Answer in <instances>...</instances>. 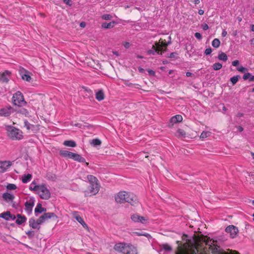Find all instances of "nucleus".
Returning a JSON list of instances; mask_svg holds the SVG:
<instances>
[{
    "instance_id": "nucleus-42",
    "label": "nucleus",
    "mask_w": 254,
    "mask_h": 254,
    "mask_svg": "<svg viewBox=\"0 0 254 254\" xmlns=\"http://www.w3.org/2000/svg\"><path fill=\"white\" fill-rule=\"evenodd\" d=\"M237 69L241 72L245 73L248 71V69L246 67H243V66H240L237 67Z\"/></svg>"
},
{
    "instance_id": "nucleus-16",
    "label": "nucleus",
    "mask_w": 254,
    "mask_h": 254,
    "mask_svg": "<svg viewBox=\"0 0 254 254\" xmlns=\"http://www.w3.org/2000/svg\"><path fill=\"white\" fill-rule=\"evenodd\" d=\"M131 235L132 236H145L148 240H149L151 237L150 234L148 233H145L144 232L140 231H133L131 232Z\"/></svg>"
},
{
    "instance_id": "nucleus-28",
    "label": "nucleus",
    "mask_w": 254,
    "mask_h": 254,
    "mask_svg": "<svg viewBox=\"0 0 254 254\" xmlns=\"http://www.w3.org/2000/svg\"><path fill=\"white\" fill-rule=\"evenodd\" d=\"M176 136L178 137H185L186 132L182 129H178L176 133Z\"/></svg>"
},
{
    "instance_id": "nucleus-2",
    "label": "nucleus",
    "mask_w": 254,
    "mask_h": 254,
    "mask_svg": "<svg viewBox=\"0 0 254 254\" xmlns=\"http://www.w3.org/2000/svg\"><path fill=\"white\" fill-rule=\"evenodd\" d=\"M115 200L118 203H123L127 202L132 205H134L138 203L136 195L125 191H122L118 193L115 195Z\"/></svg>"
},
{
    "instance_id": "nucleus-63",
    "label": "nucleus",
    "mask_w": 254,
    "mask_h": 254,
    "mask_svg": "<svg viewBox=\"0 0 254 254\" xmlns=\"http://www.w3.org/2000/svg\"><path fill=\"white\" fill-rule=\"evenodd\" d=\"M80 26L81 27H84L85 26V23L84 22H81L80 24Z\"/></svg>"
},
{
    "instance_id": "nucleus-13",
    "label": "nucleus",
    "mask_w": 254,
    "mask_h": 254,
    "mask_svg": "<svg viewBox=\"0 0 254 254\" xmlns=\"http://www.w3.org/2000/svg\"><path fill=\"white\" fill-rule=\"evenodd\" d=\"M2 198L7 202H12L15 198V196L9 192H5L2 194Z\"/></svg>"
},
{
    "instance_id": "nucleus-27",
    "label": "nucleus",
    "mask_w": 254,
    "mask_h": 254,
    "mask_svg": "<svg viewBox=\"0 0 254 254\" xmlns=\"http://www.w3.org/2000/svg\"><path fill=\"white\" fill-rule=\"evenodd\" d=\"M26 217L25 216H22L20 214L17 215V218L16 220V223L20 225L26 221Z\"/></svg>"
},
{
    "instance_id": "nucleus-24",
    "label": "nucleus",
    "mask_w": 254,
    "mask_h": 254,
    "mask_svg": "<svg viewBox=\"0 0 254 254\" xmlns=\"http://www.w3.org/2000/svg\"><path fill=\"white\" fill-rule=\"evenodd\" d=\"M29 223L30 226L32 228L37 229H40V227L39 226L36 220H35L34 219H30L29 221Z\"/></svg>"
},
{
    "instance_id": "nucleus-58",
    "label": "nucleus",
    "mask_w": 254,
    "mask_h": 254,
    "mask_svg": "<svg viewBox=\"0 0 254 254\" xmlns=\"http://www.w3.org/2000/svg\"><path fill=\"white\" fill-rule=\"evenodd\" d=\"M148 71V73H149V74L150 75H152V76L155 75V72L153 70H149Z\"/></svg>"
},
{
    "instance_id": "nucleus-32",
    "label": "nucleus",
    "mask_w": 254,
    "mask_h": 254,
    "mask_svg": "<svg viewBox=\"0 0 254 254\" xmlns=\"http://www.w3.org/2000/svg\"><path fill=\"white\" fill-rule=\"evenodd\" d=\"M211 132L208 131H203L200 135V138L202 139H205L209 137L211 135Z\"/></svg>"
},
{
    "instance_id": "nucleus-35",
    "label": "nucleus",
    "mask_w": 254,
    "mask_h": 254,
    "mask_svg": "<svg viewBox=\"0 0 254 254\" xmlns=\"http://www.w3.org/2000/svg\"><path fill=\"white\" fill-rule=\"evenodd\" d=\"M73 218L79 223L81 222L83 219L79 216L77 212H74L73 213Z\"/></svg>"
},
{
    "instance_id": "nucleus-23",
    "label": "nucleus",
    "mask_w": 254,
    "mask_h": 254,
    "mask_svg": "<svg viewBox=\"0 0 254 254\" xmlns=\"http://www.w3.org/2000/svg\"><path fill=\"white\" fill-rule=\"evenodd\" d=\"M45 221L48 219H51V218H57V216L54 213H45L42 215Z\"/></svg>"
},
{
    "instance_id": "nucleus-14",
    "label": "nucleus",
    "mask_w": 254,
    "mask_h": 254,
    "mask_svg": "<svg viewBox=\"0 0 254 254\" xmlns=\"http://www.w3.org/2000/svg\"><path fill=\"white\" fill-rule=\"evenodd\" d=\"M34 205V198H30L25 203V210L28 212H31Z\"/></svg>"
},
{
    "instance_id": "nucleus-4",
    "label": "nucleus",
    "mask_w": 254,
    "mask_h": 254,
    "mask_svg": "<svg viewBox=\"0 0 254 254\" xmlns=\"http://www.w3.org/2000/svg\"><path fill=\"white\" fill-rule=\"evenodd\" d=\"M168 40L167 43L166 39L161 38L158 42H156L155 45L152 46V49L148 51V54L154 55L156 53H159V51H164L169 43H171V37H167Z\"/></svg>"
},
{
    "instance_id": "nucleus-56",
    "label": "nucleus",
    "mask_w": 254,
    "mask_h": 254,
    "mask_svg": "<svg viewBox=\"0 0 254 254\" xmlns=\"http://www.w3.org/2000/svg\"><path fill=\"white\" fill-rule=\"evenodd\" d=\"M26 234L28 236H32L33 235V231H29L26 232Z\"/></svg>"
},
{
    "instance_id": "nucleus-36",
    "label": "nucleus",
    "mask_w": 254,
    "mask_h": 254,
    "mask_svg": "<svg viewBox=\"0 0 254 254\" xmlns=\"http://www.w3.org/2000/svg\"><path fill=\"white\" fill-rule=\"evenodd\" d=\"M6 188L8 190H15L17 188V186L13 184H7Z\"/></svg>"
},
{
    "instance_id": "nucleus-54",
    "label": "nucleus",
    "mask_w": 254,
    "mask_h": 254,
    "mask_svg": "<svg viewBox=\"0 0 254 254\" xmlns=\"http://www.w3.org/2000/svg\"><path fill=\"white\" fill-rule=\"evenodd\" d=\"M79 223H80L83 226V227H84V228L87 227L86 224L84 222L83 220H82V221H81V222H80Z\"/></svg>"
},
{
    "instance_id": "nucleus-39",
    "label": "nucleus",
    "mask_w": 254,
    "mask_h": 254,
    "mask_svg": "<svg viewBox=\"0 0 254 254\" xmlns=\"http://www.w3.org/2000/svg\"><path fill=\"white\" fill-rule=\"evenodd\" d=\"M240 76L239 75L234 76L230 78V81H231L233 85L235 84L238 81Z\"/></svg>"
},
{
    "instance_id": "nucleus-19",
    "label": "nucleus",
    "mask_w": 254,
    "mask_h": 254,
    "mask_svg": "<svg viewBox=\"0 0 254 254\" xmlns=\"http://www.w3.org/2000/svg\"><path fill=\"white\" fill-rule=\"evenodd\" d=\"M32 178L31 174H24L21 176V181L23 183L26 184L29 182Z\"/></svg>"
},
{
    "instance_id": "nucleus-45",
    "label": "nucleus",
    "mask_w": 254,
    "mask_h": 254,
    "mask_svg": "<svg viewBox=\"0 0 254 254\" xmlns=\"http://www.w3.org/2000/svg\"><path fill=\"white\" fill-rule=\"evenodd\" d=\"M163 249L166 251H170L172 250L171 247L167 244H164L163 245Z\"/></svg>"
},
{
    "instance_id": "nucleus-22",
    "label": "nucleus",
    "mask_w": 254,
    "mask_h": 254,
    "mask_svg": "<svg viewBox=\"0 0 254 254\" xmlns=\"http://www.w3.org/2000/svg\"><path fill=\"white\" fill-rule=\"evenodd\" d=\"M115 24L116 22L114 21H112V22H110L109 23H102L101 26L102 28L105 29L112 28L114 27Z\"/></svg>"
},
{
    "instance_id": "nucleus-46",
    "label": "nucleus",
    "mask_w": 254,
    "mask_h": 254,
    "mask_svg": "<svg viewBox=\"0 0 254 254\" xmlns=\"http://www.w3.org/2000/svg\"><path fill=\"white\" fill-rule=\"evenodd\" d=\"M250 76H251V74H250V73H248H248H245V74L243 75V79H244V80H247V79H249V78L250 79Z\"/></svg>"
},
{
    "instance_id": "nucleus-62",
    "label": "nucleus",
    "mask_w": 254,
    "mask_h": 254,
    "mask_svg": "<svg viewBox=\"0 0 254 254\" xmlns=\"http://www.w3.org/2000/svg\"><path fill=\"white\" fill-rule=\"evenodd\" d=\"M192 75V73L190 72H186V76L187 77H190V76H191Z\"/></svg>"
},
{
    "instance_id": "nucleus-43",
    "label": "nucleus",
    "mask_w": 254,
    "mask_h": 254,
    "mask_svg": "<svg viewBox=\"0 0 254 254\" xmlns=\"http://www.w3.org/2000/svg\"><path fill=\"white\" fill-rule=\"evenodd\" d=\"M36 221L37 222V223H38V224L40 226V225H41V224L43 223L45 221L42 215Z\"/></svg>"
},
{
    "instance_id": "nucleus-3",
    "label": "nucleus",
    "mask_w": 254,
    "mask_h": 254,
    "mask_svg": "<svg viewBox=\"0 0 254 254\" xmlns=\"http://www.w3.org/2000/svg\"><path fill=\"white\" fill-rule=\"evenodd\" d=\"M114 249L123 254H138L136 247L130 243H119L114 246Z\"/></svg>"
},
{
    "instance_id": "nucleus-50",
    "label": "nucleus",
    "mask_w": 254,
    "mask_h": 254,
    "mask_svg": "<svg viewBox=\"0 0 254 254\" xmlns=\"http://www.w3.org/2000/svg\"><path fill=\"white\" fill-rule=\"evenodd\" d=\"M212 52V50L211 48H207L205 51V54L206 55H210Z\"/></svg>"
},
{
    "instance_id": "nucleus-20",
    "label": "nucleus",
    "mask_w": 254,
    "mask_h": 254,
    "mask_svg": "<svg viewBox=\"0 0 254 254\" xmlns=\"http://www.w3.org/2000/svg\"><path fill=\"white\" fill-rule=\"evenodd\" d=\"M183 120V117L181 115H177L173 117L171 120V123L173 124H176L177 123L181 122Z\"/></svg>"
},
{
    "instance_id": "nucleus-59",
    "label": "nucleus",
    "mask_w": 254,
    "mask_h": 254,
    "mask_svg": "<svg viewBox=\"0 0 254 254\" xmlns=\"http://www.w3.org/2000/svg\"><path fill=\"white\" fill-rule=\"evenodd\" d=\"M64 2L66 4H68L69 5H71V0H64Z\"/></svg>"
},
{
    "instance_id": "nucleus-40",
    "label": "nucleus",
    "mask_w": 254,
    "mask_h": 254,
    "mask_svg": "<svg viewBox=\"0 0 254 254\" xmlns=\"http://www.w3.org/2000/svg\"><path fill=\"white\" fill-rule=\"evenodd\" d=\"M9 215V212L7 211L6 212L2 213L0 214V217L6 220H7V218L8 217V215Z\"/></svg>"
},
{
    "instance_id": "nucleus-57",
    "label": "nucleus",
    "mask_w": 254,
    "mask_h": 254,
    "mask_svg": "<svg viewBox=\"0 0 254 254\" xmlns=\"http://www.w3.org/2000/svg\"><path fill=\"white\" fill-rule=\"evenodd\" d=\"M227 34V32L225 30H223L222 32V36L224 37H225Z\"/></svg>"
},
{
    "instance_id": "nucleus-6",
    "label": "nucleus",
    "mask_w": 254,
    "mask_h": 254,
    "mask_svg": "<svg viewBox=\"0 0 254 254\" xmlns=\"http://www.w3.org/2000/svg\"><path fill=\"white\" fill-rule=\"evenodd\" d=\"M6 131L8 136L12 140H20L23 137L22 131L13 126H7Z\"/></svg>"
},
{
    "instance_id": "nucleus-33",
    "label": "nucleus",
    "mask_w": 254,
    "mask_h": 254,
    "mask_svg": "<svg viewBox=\"0 0 254 254\" xmlns=\"http://www.w3.org/2000/svg\"><path fill=\"white\" fill-rule=\"evenodd\" d=\"M218 58L219 60L224 62L226 61L228 59V57L226 54L223 52H221L218 55Z\"/></svg>"
},
{
    "instance_id": "nucleus-12",
    "label": "nucleus",
    "mask_w": 254,
    "mask_h": 254,
    "mask_svg": "<svg viewBox=\"0 0 254 254\" xmlns=\"http://www.w3.org/2000/svg\"><path fill=\"white\" fill-rule=\"evenodd\" d=\"M12 109L11 107H6L0 109V116L8 117L12 112Z\"/></svg>"
},
{
    "instance_id": "nucleus-61",
    "label": "nucleus",
    "mask_w": 254,
    "mask_h": 254,
    "mask_svg": "<svg viewBox=\"0 0 254 254\" xmlns=\"http://www.w3.org/2000/svg\"><path fill=\"white\" fill-rule=\"evenodd\" d=\"M198 13L199 15H202L204 13V11L202 9H199Z\"/></svg>"
},
{
    "instance_id": "nucleus-18",
    "label": "nucleus",
    "mask_w": 254,
    "mask_h": 254,
    "mask_svg": "<svg viewBox=\"0 0 254 254\" xmlns=\"http://www.w3.org/2000/svg\"><path fill=\"white\" fill-rule=\"evenodd\" d=\"M21 75L22 79L27 82H30L31 81V77L30 75V72L27 70H25L24 73L21 72Z\"/></svg>"
},
{
    "instance_id": "nucleus-37",
    "label": "nucleus",
    "mask_w": 254,
    "mask_h": 254,
    "mask_svg": "<svg viewBox=\"0 0 254 254\" xmlns=\"http://www.w3.org/2000/svg\"><path fill=\"white\" fill-rule=\"evenodd\" d=\"M212 67H213V68L214 70H218L222 68V65L221 64H220L219 63H216L213 64Z\"/></svg>"
},
{
    "instance_id": "nucleus-5",
    "label": "nucleus",
    "mask_w": 254,
    "mask_h": 254,
    "mask_svg": "<svg viewBox=\"0 0 254 254\" xmlns=\"http://www.w3.org/2000/svg\"><path fill=\"white\" fill-rule=\"evenodd\" d=\"M87 179L90 184L89 189L91 195L96 194L99 192L100 188L98 180L92 175H88Z\"/></svg>"
},
{
    "instance_id": "nucleus-9",
    "label": "nucleus",
    "mask_w": 254,
    "mask_h": 254,
    "mask_svg": "<svg viewBox=\"0 0 254 254\" xmlns=\"http://www.w3.org/2000/svg\"><path fill=\"white\" fill-rule=\"evenodd\" d=\"M130 219L133 222L136 223L146 225L149 223V219L147 216H141L137 213L131 214Z\"/></svg>"
},
{
    "instance_id": "nucleus-29",
    "label": "nucleus",
    "mask_w": 254,
    "mask_h": 254,
    "mask_svg": "<svg viewBox=\"0 0 254 254\" xmlns=\"http://www.w3.org/2000/svg\"><path fill=\"white\" fill-rule=\"evenodd\" d=\"M64 144L66 146L74 147L76 146V143L72 140H65L64 142Z\"/></svg>"
},
{
    "instance_id": "nucleus-7",
    "label": "nucleus",
    "mask_w": 254,
    "mask_h": 254,
    "mask_svg": "<svg viewBox=\"0 0 254 254\" xmlns=\"http://www.w3.org/2000/svg\"><path fill=\"white\" fill-rule=\"evenodd\" d=\"M12 103L14 105L19 107L24 106L26 104L23 95L20 91H17L13 94Z\"/></svg>"
},
{
    "instance_id": "nucleus-10",
    "label": "nucleus",
    "mask_w": 254,
    "mask_h": 254,
    "mask_svg": "<svg viewBox=\"0 0 254 254\" xmlns=\"http://www.w3.org/2000/svg\"><path fill=\"white\" fill-rule=\"evenodd\" d=\"M225 231L230 235V237L231 238H235L237 236L239 230L234 225H230L226 227Z\"/></svg>"
},
{
    "instance_id": "nucleus-30",
    "label": "nucleus",
    "mask_w": 254,
    "mask_h": 254,
    "mask_svg": "<svg viewBox=\"0 0 254 254\" xmlns=\"http://www.w3.org/2000/svg\"><path fill=\"white\" fill-rule=\"evenodd\" d=\"M24 125L27 130H33L34 128V125L30 124L26 120L24 121Z\"/></svg>"
},
{
    "instance_id": "nucleus-52",
    "label": "nucleus",
    "mask_w": 254,
    "mask_h": 254,
    "mask_svg": "<svg viewBox=\"0 0 254 254\" xmlns=\"http://www.w3.org/2000/svg\"><path fill=\"white\" fill-rule=\"evenodd\" d=\"M239 64V61L238 60H235L232 62V64L234 66H237Z\"/></svg>"
},
{
    "instance_id": "nucleus-31",
    "label": "nucleus",
    "mask_w": 254,
    "mask_h": 254,
    "mask_svg": "<svg viewBox=\"0 0 254 254\" xmlns=\"http://www.w3.org/2000/svg\"><path fill=\"white\" fill-rule=\"evenodd\" d=\"M46 211V209L42 207V205L40 203L38 204L35 209V212L42 213Z\"/></svg>"
},
{
    "instance_id": "nucleus-17",
    "label": "nucleus",
    "mask_w": 254,
    "mask_h": 254,
    "mask_svg": "<svg viewBox=\"0 0 254 254\" xmlns=\"http://www.w3.org/2000/svg\"><path fill=\"white\" fill-rule=\"evenodd\" d=\"M71 159L79 162H85V159L79 154L73 153Z\"/></svg>"
},
{
    "instance_id": "nucleus-53",
    "label": "nucleus",
    "mask_w": 254,
    "mask_h": 254,
    "mask_svg": "<svg viewBox=\"0 0 254 254\" xmlns=\"http://www.w3.org/2000/svg\"><path fill=\"white\" fill-rule=\"evenodd\" d=\"M79 223H80L83 226V227H84V228L87 227L86 224L84 222L83 220H82V221H81V222H80Z\"/></svg>"
},
{
    "instance_id": "nucleus-11",
    "label": "nucleus",
    "mask_w": 254,
    "mask_h": 254,
    "mask_svg": "<svg viewBox=\"0 0 254 254\" xmlns=\"http://www.w3.org/2000/svg\"><path fill=\"white\" fill-rule=\"evenodd\" d=\"M11 162L9 161L0 162V172L3 173L6 171L11 166Z\"/></svg>"
},
{
    "instance_id": "nucleus-26",
    "label": "nucleus",
    "mask_w": 254,
    "mask_h": 254,
    "mask_svg": "<svg viewBox=\"0 0 254 254\" xmlns=\"http://www.w3.org/2000/svg\"><path fill=\"white\" fill-rule=\"evenodd\" d=\"M72 153L73 152H69L66 150H62L60 152V154L61 156L70 159H71V157L72 156Z\"/></svg>"
},
{
    "instance_id": "nucleus-41",
    "label": "nucleus",
    "mask_w": 254,
    "mask_h": 254,
    "mask_svg": "<svg viewBox=\"0 0 254 254\" xmlns=\"http://www.w3.org/2000/svg\"><path fill=\"white\" fill-rule=\"evenodd\" d=\"M113 18V16L111 14H103L102 16V18L104 20H110Z\"/></svg>"
},
{
    "instance_id": "nucleus-34",
    "label": "nucleus",
    "mask_w": 254,
    "mask_h": 254,
    "mask_svg": "<svg viewBox=\"0 0 254 254\" xmlns=\"http://www.w3.org/2000/svg\"><path fill=\"white\" fill-rule=\"evenodd\" d=\"M220 42L218 39H214L212 42V46L215 48H217L219 47Z\"/></svg>"
},
{
    "instance_id": "nucleus-48",
    "label": "nucleus",
    "mask_w": 254,
    "mask_h": 254,
    "mask_svg": "<svg viewBox=\"0 0 254 254\" xmlns=\"http://www.w3.org/2000/svg\"><path fill=\"white\" fill-rule=\"evenodd\" d=\"M194 36H195V37L197 39H199V40H201V38H202V36H201V34H200V33H198V32H196V33H195V34H194Z\"/></svg>"
},
{
    "instance_id": "nucleus-55",
    "label": "nucleus",
    "mask_w": 254,
    "mask_h": 254,
    "mask_svg": "<svg viewBox=\"0 0 254 254\" xmlns=\"http://www.w3.org/2000/svg\"><path fill=\"white\" fill-rule=\"evenodd\" d=\"M79 223H80L83 226V227H84V228L87 227L86 224L84 222L83 220H82V221H81V222H80Z\"/></svg>"
},
{
    "instance_id": "nucleus-8",
    "label": "nucleus",
    "mask_w": 254,
    "mask_h": 254,
    "mask_svg": "<svg viewBox=\"0 0 254 254\" xmlns=\"http://www.w3.org/2000/svg\"><path fill=\"white\" fill-rule=\"evenodd\" d=\"M38 195L43 199L47 200L51 197V192L46 185H40V188L37 192Z\"/></svg>"
},
{
    "instance_id": "nucleus-38",
    "label": "nucleus",
    "mask_w": 254,
    "mask_h": 254,
    "mask_svg": "<svg viewBox=\"0 0 254 254\" xmlns=\"http://www.w3.org/2000/svg\"><path fill=\"white\" fill-rule=\"evenodd\" d=\"M91 144L94 146L100 145L101 144V141L99 139H94L92 140Z\"/></svg>"
},
{
    "instance_id": "nucleus-1",
    "label": "nucleus",
    "mask_w": 254,
    "mask_h": 254,
    "mask_svg": "<svg viewBox=\"0 0 254 254\" xmlns=\"http://www.w3.org/2000/svg\"><path fill=\"white\" fill-rule=\"evenodd\" d=\"M184 244L178 241V250L176 254H240L236 251L228 250L225 252L217 245V242L207 236L194 235L192 239H188V236H182Z\"/></svg>"
},
{
    "instance_id": "nucleus-49",
    "label": "nucleus",
    "mask_w": 254,
    "mask_h": 254,
    "mask_svg": "<svg viewBox=\"0 0 254 254\" xmlns=\"http://www.w3.org/2000/svg\"><path fill=\"white\" fill-rule=\"evenodd\" d=\"M201 27L204 30H206L209 28L208 25L206 23L202 24Z\"/></svg>"
},
{
    "instance_id": "nucleus-15",
    "label": "nucleus",
    "mask_w": 254,
    "mask_h": 254,
    "mask_svg": "<svg viewBox=\"0 0 254 254\" xmlns=\"http://www.w3.org/2000/svg\"><path fill=\"white\" fill-rule=\"evenodd\" d=\"M10 74L11 73L7 70L2 72L0 74V80L3 82H7L9 81V78L10 77Z\"/></svg>"
},
{
    "instance_id": "nucleus-51",
    "label": "nucleus",
    "mask_w": 254,
    "mask_h": 254,
    "mask_svg": "<svg viewBox=\"0 0 254 254\" xmlns=\"http://www.w3.org/2000/svg\"><path fill=\"white\" fill-rule=\"evenodd\" d=\"M123 45H124V46L125 47V48L128 49L130 47V44L128 42H125L123 43Z\"/></svg>"
},
{
    "instance_id": "nucleus-64",
    "label": "nucleus",
    "mask_w": 254,
    "mask_h": 254,
    "mask_svg": "<svg viewBox=\"0 0 254 254\" xmlns=\"http://www.w3.org/2000/svg\"><path fill=\"white\" fill-rule=\"evenodd\" d=\"M250 81H254V75L250 76Z\"/></svg>"
},
{
    "instance_id": "nucleus-60",
    "label": "nucleus",
    "mask_w": 254,
    "mask_h": 254,
    "mask_svg": "<svg viewBox=\"0 0 254 254\" xmlns=\"http://www.w3.org/2000/svg\"><path fill=\"white\" fill-rule=\"evenodd\" d=\"M237 129L239 132H242L243 130V128L241 126H239L237 127Z\"/></svg>"
},
{
    "instance_id": "nucleus-44",
    "label": "nucleus",
    "mask_w": 254,
    "mask_h": 254,
    "mask_svg": "<svg viewBox=\"0 0 254 254\" xmlns=\"http://www.w3.org/2000/svg\"><path fill=\"white\" fill-rule=\"evenodd\" d=\"M20 113L25 116H28L29 114L28 111L25 109H21L20 111Z\"/></svg>"
},
{
    "instance_id": "nucleus-21",
    "label": "nucleus",
    "mask_w": 254,
    "mask_h": 254,
    "mask_svg": "<svg viewBox=\"0 0 254 254\" xmlns=\"http://www.w3.org/2000/svg\"><path fill=\"white\" fill-rule=\"evenodd\" d=\"M40 188V185H37L35 181H33L29 186V190L32 191H34L36 193L37 192L39 188Z\"/></svg>"
},
{
    "instance_id": "nucleus-25",
    "label": "nucleus",
    "mask_w": 254,
    "mask_h": 254,
    "mask_svg": "<svg viewBox=\"0 0 254 254\" xmlns=\"http://www.w3.org/2000/svg\"><path fill=\"white\" fill-rule=\"evenodd\" d=\"M96 99L99 101L104 99V94L102 90H99L96 93Z\"/></svg>"
},
{
    "instance_id": "nucleus-47",
    "label": "nucleus",
    "mask_w": 254,
    "mask_h": 254,
    "mask_svg": "<svg viewBox=\"0 0 254 254\" xmlns=\"http://www.w3.org/2000/svg\"><path fill=\"white\" fill-rule=\"evenodd\" d=\"M8 217L7 218V220H14L15 219V215L11 214L10 212H9V215H8Z\"/></svg>"
}]
</instances>
